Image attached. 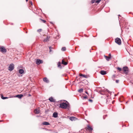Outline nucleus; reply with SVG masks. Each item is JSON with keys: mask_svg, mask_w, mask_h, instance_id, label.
Wrapping results in <instances>:
<instances>
[{"mask_svg": "<svg viewBox=\"0 0 133 133\" xmlns=\"http://www.w3.org/2000/svg\"><path fill=\"white\" fill-rule=\"evenodd\" d=\"M117 69L119 71H121L122 70L121 68L119 67H118L117 68Z\"/></svg>", "mask_w": 133, "mask_h": 133, "instance_id": "obj_28", "label": "nucleus"}, {"mask_svg": "<svg viewBox=\"0 0 133 133\" xmlns=\"http://www.w3.org/2000/svg\"><path fill=\"white\" fill-rule=\"evenodd\" d=\"M40 19L44 23H45V22H46V21L45 20H42L41 19Z\"/></svg>", "mask_w": 133, "mask_h": 133, "instance_id": "obj_30", "label": "nucleus"}, {"mask_svg": "<svg viewBox=\"0 0 133 133\" xmlns=\"http://www.w3.org/2000/svg\"><path fill=\"white\" fill-rule=\"evenodd\" d=\"M49 49L50 50V52L51 51V49H52V48L51 47V46H49Z\"/></svg>", "mask_w": 133, "mask_h": 133, "instance_id": "obj_31", "label": "nucleus"}, {"mask_svg": "<svg viewBox=\"0 0 133 133\" xmlns=\"http://www.w3.org/2000/svg\"><path fill=\"white\" fill-rule=\"evenodd\" d=\"M42 61L40 59H37L36 61V63L37 64H39L42 63Z\"/></svg>", "mask_w": 133, "mask_h": 133, "instance_id": "obj_10", "label": "nucleus"}, {"mask_svg": "<svg viewBox=\"0 0 133 133\" xmlns=\"http://www.w3.org/2000/svg\"><path fill=\"white\" fill-rule=\"evenodd\" d=\"M101 1V0H97L95 1V3H97L98 4L99 3V2Z\"/></svg>", "mask_w": 133, "mask_h": 133, "instance_id": "obj_26", "label": "nucleus"}, {"mask_svg": "<svg viewBox=\"0 0 133 133\" xmlns=\"http://www.w3.org/2000/svg\"><path fill=\"white\" fill-rule=\"evenodd\" d=\"M66 48L65 47H63L62 48V50L63 51H65L66 50Z\"/></svg>", "mask_w": 133, "mask_h": 133, "instance_id": "obj_27", "label": "nucleus"}, {"mask_svg": "<svg viewBox=\"0 0 133 133\" xmlns=\"http://www.w3.org/2000/svg\"><path fill=\"white\" fill-rule=\"evenodd\" d=\"M49 100L51 102H55V100L52 97H50L49 98Z\"/></svg>", "mask_w": 133, "mask_h": 133, "instance_id": "obj_19", "label": "nucleus"}, {"mask_svg": "<svg viewBox=\"0 0 133 133\" xmlns=\"http://www.w3.org/2000/svg\"><path fill=\"white\" fill-rule=\"evenodd\" d=\"M61 62H59L58 63V67H59L60 68H61Z\"/></svg>", "mask_w": 133, "mask_h": 133, "instance_id": "obj_22", "label": "nucleus"}, {"mask_svg": "<svg viewBox=\"0 0 133 133\" xmlns=\"http://www.w3.org/2000/svg\"><path fill=\"white\" fill-rule=\"evenodd\" d=\"M23 96V95L22 94L17 95L15 96L16 97H17L19 98H21Z\"/></svg>", "mask_w": 133, "mask_h": 133, "instance_id": "obj_15", "label": "nucleus"}, {"mask_svg": "<svg viewBox=\"0 0 133 133\" xmlns=\"http://www.w3.org/2000/svg\"><path fill=\"white\" fill-rule=\"evenodd\" d=\"M79 76H82L84 77H86V75H83L82 74H79Z\"/></svg>", "mask_w": 133, "mask_h": 133, "instance_id": "obj_24", "label": "nucleus"}, {"mask_svg": "<svg viewBox=\"0 0 133 133\" xmlns=\"http://www.w3.org/2000/svg\"><path fill=\"white\" fill-rule=\"evenodd\" d=\"M53 116L55 118H56L58 116V114L57 112H54L53 114Z\"/></svg>", "mask_w": 133, "mask_h": 133, "instance_id": "obj_13", "label": "nucleus"}, {"mask_svg": "<svg viewBox=\"0 0 133 133\" xmlns=\"http://www.w3.org/2000/svg\"><path fill=\"white\" fill-rule=\"evenodd\" d=\"M95 0H93L91 1V2L92 3H93L95 2Z\"/></svg>", "mask_w": 133, "mask_h": 133, "instance_id": "obj_29", "label": "nucleus"}, {"mask_svg": "<svg viewBox=\"0 0 133 133\" xmlns=\"http://www.w3.org/2000/svg\"><path fill=\"white\" fill-rule=\"evenodd\" d=\"M78 91L79 92L81 93L83 92V89H79L78 90Z\"/></svg>", "mask_w": 133, "mask_h": 133, "instance_id": "obj_25", "label": "nucleus"}, {"mask_svg": "<svg viewBox=\"0 0 133 133\" xmlns=\"http://www.w3.org/2000/svg\"><path fill=\"white\" fill-rule=\"evenodd\" d=\"M85 93L88 95V93L87 92V91H86L85 92Z\"/></svg>", "mask_w": 133, "mask_h": 133, "instance_id": "obj_39", "label": "nucleus"}, {"mask_svg": "<svg viewBox=\"0 0 133 133\" xmlns=\"http://www.w3.org/2000/svg\"><path fill=\"white\" fill-rule=\"evenodd\" d=\"M42 124L43 125H49L50 124V123L49 122H43Z\"/></svg>", "mask_w": 133, "mask_h": 133, "instance_id": "obj_14", "label": "nucleus"}, {"mask_svg": "<svg viewBox=\"0 0 133 133\" xmlns=\"http://www.w3.org/2000/svg\"><path fill=\"white\" fill-rule=\"evenodd\" d=\"M43 81L47 83H48L49 82V81L46 77H45L43 79Z\"/></svg>", "mask_w": 133, "mask_h": 133, "instance_id": "obj_8", "label": "nucleus"}, {"mask_svg": "<svg viewBox=\"0 0 133 133\" xmlns=\"http://www.w3.org/2000/svg\"><path fill=\"white\" fill-rule=\"evenodd\" d=\"M0 51L2 52H6V49L4 47H0Z\"/></svg>", "mask_w": 133, "mask_h": 133, "instance_id": "obj_4", "label": "nucleus"}, {"mask_svg": "<svg viewBox=\"0 0 133 133\" xmlns=\"http://www.w3.org/2000/svg\"><path fill=\"white\" fill-rule=\"evenodd\" d=\"M2 121H2V120L1 121H0V122H2Z\"/></svg>", "mask_w": 133, "mask_h": 133, "instance_id": "obj_41", "label": "nucleus"}, {"mask_svg": "<svg viewBox=\"0 0 133 133\" xmlns=\"http://www.w3.org/2000/svg\"><path fill=\"white\" fill-rule=\"evenodd\" d=\"M28 0H26V2H27V1H28Z\"/></svg>", "mask_w": 133, "mask_h": 133, "instance_id": "obj_40", "label": "nucleus"}, {"mask_svg": "<svg viewBox=\"0 0 133 133\" xmlns=\"http://www.w3.org/2000/svg\"><path fill=\"white\" fill-rule=\"evenodd\" d=\"M92 130L93 129L92 127H90L89 125H88L87 128L86 130H88L89 131L91 132Z\"/></svg>", "mask_w": 133, "mask_h": 133, "instance_id": "obj_5", "label": "nucleus"}, {"mask_svg": "<svg viewBox=\"0 0 133 133\" xmlns=\"http://www.w3.org/2000/svg\"><path fill=\"white\" fill-rule=\"evenodd\" d=\"M34 112L36 114H38L40 113V111L39 109H36L34 110Z\"/></svg>", "mask_w": 133, "mask_h": 133, "instance_id": "obj_9", "label": "nucleus"}, {"mask_svg": "<svg viewBox=\"0 0 133 133\" xmlns=\"http://www.w3.org/2000/svg\"><path fill=\"white\" fill-rule=\"evenodd\" d=\"M104 57L105 58L106 60H107V61H109V59L111 58V57H108L107 56H105V55H104Z\"/></svg>", "mask_w": 133, "mask_h": 133, "instance_id": "obj_16", "label": "nucleus"}, {"mask_svg": "<svg viewBox=\"0 0 133 133\" xmlns=\"http://www.w3.org/2000/svg\"><path fill=\"white\" fill-rule=\"evenodd\" d=\"M1 98L2 99H7V98H8L7 97H4L3 95H1Z\"/></svg>", "mask_w": 133, "mask_h": 133, "instance_id": "obj_23", "label": "nucleus"}, {"mask_svg": "<svg viewBox=\"0 0 133 133\" xmlns=\"http://www.w3.org/2000/svg\"><path fill=\"white\" fill-rule=\"evenodd\" d=\"M115 77V76L114 75H113L112 76V78H114Z\"/></svg>", "mask_w": 133, "mask_h": 133, "instance_id": "obj_35", "label": "nucleus"}, {"mask_svg": "<svg viewBox=\"0 0 133 133\" xmlns=\"http://www.w3.org/2000/svg\"><path fill=\"white\" fill-rule=\"evenodd\" d=\"M115 42L119 45L121 44V41L120 39L118 38H117L115 39Z\"/></svg>", "mask_w": 133, "mask_h": 133, "instance_id": "obj_2", "label": "nucleus"}, {"mask_svg": "<svg viewBox=\"0 0 133 133\" xmlns=\"http://www.w3.org/2000/svg\"><path fill=\"white\" fill-rule=\"evenodd\" d=\"M50 38V37L49 36H48L46 38L44 39L43 41L44 42H46L49 41Z\"/></svg>", "mask_w": 133, "mask_h": 133, "instance_id": "obj_11", "label": "nucleus"}, {"mask_svg": "<svg viewBox=\"0 0 133 133\" xmlns=\"http://www.w3.org/2000/svg\"><path fill=\"white\" fill-rule=\"evenodd\" d=\"M119 80H116V83H118L119 82Z\"/></svg>", "mask_w": 133, "mask_h": 133, "instance_id": "obj_33", "label": "nucleus"}, {"mask_svg": "<svg viewBox=\"0 0 133 133\" xmlns=\"http://www.w3.org/2000/svg\"><path fill=\"white\" fill-rule=\"evenodd\" d=\"M76 118L74 117H70L69 118L72 121L74 120Z\"/></svg>", "mask_w": 133, "mask_h": 133, "instance_id": "obj_20", "label": "nucleus"}, {"mask_svg": "<svg viewBox=\"0 0 133 133\" xmlns=\"http://www.w3.org/2000/svg\"><path fill=\"white\" fill-rule=\"evenodd\" d=\"M14 69V65L13 64H10L9 67V70L10 71Z\"/></svg>", "mask_w": 133, "mask_h": 133, "instance_id": "obj_3", "label": "nucleus"}, {"mask_svg": "<svg viewBox=\"0 0 133 133\" xmlns=\"http://www.w3.org/2000/svg\"><path fill=\"white\" fill-rule=\"evenodd\" d=\"M100 73L101 74L104 75L106 74V71L104 70H101L100 71Z\"/></svg>", "mask_w": 133, "mask_h": 133, "instance_id": "obj_12", "label": "nucleus"}, {"mask_svg": "<svg viewBox=\"0 0 133 133\" xmlns=\"http://www.w3.org/2000/svg\"><path fill=\"white\" fill-rule=\"evenodd\" d=\"M89 101L91 102L92 101V100L91 99H89Z\"/></svg>", "mask_w": 133, "mask_h": 133, "instance_id": "obj_36", "label": "nucleus"}, {"mask_svg": "<svg viewBox=\"0 0 133 133\" xmlns=\"http://www.w3.org/2000/svg\"><path fill=\"white\" fill-rule=\"evenodd\" d=\"M19 73L22 74L24 72V70L22 69H20L19 70Z\"/></svg>", "mask_w": 133, "mask_h": 133, "instance_id": "obj_17", "label": "nucleus"}, {"mask_svg": "<svg viewBox=\"0 0 133 133\" xmlns=\"http://www.w3.org/2000/svg\"><path fill=\"white\" fill-rule=\"evenodd\" d=\"M107 98H106V103H109L110 102V101L111 100V99L110 97L108 96H107Z\"/></svg>", "mask_w": 133, "mask_h": 133, "instance_id": "obj_6", "label": "nucleus"}, {"mask_svg": "<svg viewBox=\"0 0 133 133\" xmlns=\"http://www.w3.org/2000/svg\"><path fill=\"white\" fill-rule=\"evenodd\" d=\"M62 63L65 65H66L67 64V63L66 62L64 61L63 60H62Z\"/></svg>", "mask_w": 133, "mask_h": 133, "instance_id": "obj_18", "label": "nucleus"}, {"mask_svg": "<svg viewBox=\"0 0 133 133\" xmlns=\"http://www.w3.org/2000/svg\"><path fill=\"white\" fill-rule=\"evenodd\" d=\"M30 4H31L32 5V2H31H31H30Z\"/></svg>", "mask_w": 133, "mask_h": 133, "instance_id": "obj_37", "label": "nucleus"}, {"mask_svg": "<svg viewBox=\"0 0 133 133\" xmlns=\"http://www.w3.org/2000/svg\"><path fill=\"white\" fill-rule=\"evenodd\" d=\"M123 70L124 72H126L128 71V68L127 67H124Z\"/></svg>", "mask_w": 133, "mask_h": 133, "instance_id": "obj_21", "label": "nucleus"}, {"mask_svg": "<svg viewBox=\"0 0 133 133\" xmlns=\"http://www.w3.org/2000/svg\"><path fill=\"white\" fill-rule=\"evenodd\" d=\"M104 88H103V89H102L101 88V90H100L99 92V93H100L101 94L103 95V94H104L103 93V92H104V91H105V90H104L103 91V89H104ZM105 90L107 91L108 92V93H109V91L108 90H107V89H105Z\"/></svg>", "mask_w": 133, "mask_h": 133, "instance_id": "obj_7", "label": "nucleus"}, {"mask_svg": "<svg viewBox=\"0 0 133 133\" xmlns=\"http://www.w3.org/2000/svg\"><path fill=\"white\" fill-rule=\"evenodd\" d=\"M83 98L84 99H86L87 98V96H84L83 97Z\"/></svg>", "mask_w": 133, "mask_h": 133, "instance_id": "obj_34", "label": "nucleus"}, {"mask_svg": "<svg viewBox=\"0 0 133 133\" xmlns=\"http://www.w3.org/2000/svg\"><path fill=\"white\" fill-rule=\"evenodd\" d=\"M118 16H120V15H119Z\"/></svg>", "mask_w": 133, "mask_h": 133, "instance_id": "obj_43", "label": "nucleus"}, {"mask_svg": "<svg viewBox=\"0 0 133 133\" xmlns=\"http://www.w3.org/2000/svg\"><path fill=\"white\" fill-rule=\"evenodd\" d=\"M42 31V29H38L37 30V31L38 32H40L41 31Z\"/></svg>", "mask_w": 133, "mask_h": 133, "instance_id": "obj_32", "label": "nucleus"}, {"mask_svg": "<svg viewBox=\"0 0 133 133\" xmlns=\"http://www.w3.org/2000/svg\"><path fill=\"white\" fill-rule=\"evenodd\" d=\"M127 72H125V74H127Z\"/></svg>", "mask_w": 133, "mask_h": 133, "instance_id": "obj_42", "label": "nucleus"}, {"mask_svg": "<svg viewBox=\"0 0 133 133\" xmlns=\"http://www.w3.org/2000/svg\"><path fill=\"white\" fill-rule=\"evenodd\" d=\"M29 96H30V95H29Z\"/></svg>", "mask_w": 133, "mask_h": 133, "instance_id": "obj_44", "label": "nucleus"}, {"mask_svg": "<svg viewBox=\"0 0 133 133\" xmlns=\"http://www.w3.org/2000/svg\"><path fill=\"white\" fill-rule=\"evenodd\" d=\"M109 57H111V55L110 54H109Z\"/></svg>", "mask_w": 133, "mask_h": 133, "instance_id": "obj_38", "label": "nucleus"}, {"mask_svg": "<svg viewBox=\"0 0 133 133\" xmlns=\"http://www.w3.org/2000/svg\"><path fill=\"white\" fill-rule=\"evenodd\" d=\"M60 107L62 108L66 109L68 108V109L69 107V105L68 102H66L65 103H62L59 104Z\"/></svg>", "mask_w": 133, "mask_h": 133, "instance_id": "obj_1", "label": "nucleus"}]
</instances>
